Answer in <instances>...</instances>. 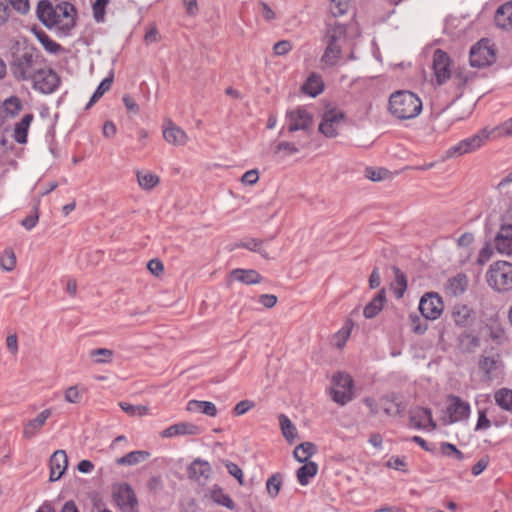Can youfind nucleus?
I'll return each instance as SVG.
<instances>
[{"instance_id": "obj_37", "label": "nucleus", "mask_w": 512, "mask_h": 512, "mask_svg": "<svg viewBox=\"0 0 512 512\" xmlns=\"http://www.w3.org/2000/svg\"><path fill=\"white\" fill-rule=\"evenodd\" d=\"M323 87L324 84L322 78L319 75L313 73L309 76L303 85V90L308 95L315 97L323 91Z\"/></svg>"}, {"instance_id": "obj_56", "label": "nucleus", "mask_w": 512, "mask_h": 512, "mask_svg": "<svg viewBox=\"0 0 512 512\" xmlns=\"http://www.w3.org/2000/svg\"><path fill=\"white\" fill-rule=\"evenodd\" d=\"M109 0H96L93 4V15L96 22L101 23L105 19V8Z\"/></svg>"}, {"instance_id": "obj_4", "label": "nucleus", "mask_w": 512, "mask_h": 512, "mask_svg": "<svg viewBox=\"0 0 512 512\" xmlns=\"http://www.w3.org/2000/svg\"><path fill=\"white\" fill-rule=\"evenodd\" d=\"M489 287L497 292L505 293L512 290V263L499 260L492 263L486 273Z\"/></svg>"}, {"instance_id": "obj_40", "label": "nucleus", "mask_w": 512, "mask_h": 512, "mask_svg": "<svg viewBox=\"0 0 512 512\" xmlns=\"http://www.w3.org/2000/svg\"><path fill=\"white\" fill-rule=\"evenodd\" d=\"M298 152L299 148L294 143L288 141L279 142L274 149V155L280 159H286Z\"/></svg>"}, {"instance_id": "obj_1", "label": "nucleus", "mask_w": 512, "mask_h": 512, "mask_svg": "<svg viewBox=\"0 0 512 512\" xmlns=\"http://www.w3.org/2000/svg\"><path fill=\"white\" fill-rule=\"evenodd\" d=\"M36 14L38 19L49 29H56L66 36L76 25V9L69 2L53 5L49 0L38 2Z\"/></svg>"}, {"instance_id": "obj_15", "label": "nucleus", "mask_w": 512, "mask_h": 512, "mask_svg": "<svg viewBox=\"0 0 512 512\" xmlns=\"http://www.w3.org/2000/svg\"><path fill=\"white\" fill-rule=\"evenodd\" d=\"M114 499L124 512H137L138 501L130 485H120L114 492Z\"/></svg>"}, {"instance_id": "obj_35", "label": "nucleus", "mask_w": 512, "mask_h": 512, "mask_svg": "<svg viewBox=\"0 0 512 512\" xmlns=\"http://www.w3.org/2000/svg\"><path fill=\"white\" fill-rule=\"evenodd\" d=\"M303 463L304 465L297 470V480L301 485L305 486L317 474L318 465L313 461Z\"/></svg>"}, {"instance_id": "obj_18", "label": "nucleus", "mask_w": 512, "mask_h": 512, "mask_svg": "<svg viewBox=\"0 0 512 512\" xmlns=\"http://www.w3.org/2000/svg\"><path fill=\"white\" fill-rule=\"evenodd\" d=\"M50 481L59 480L68 468V457L64 450L55 451L50 457Z\"/></svg>"}, {"instance_id": "obj_19", "label": "nucleus", "mask_w": 512, "mask_h": 512, "mask_svg": "<svg viewBox=\"0 0 512 512\" xmlns=\"http://www.w3.org/2000/svg\"><path fill=\"white\" fill-rule=\"evenodd\" d=\"M411 424L418 429H436V422L433 420L432 412L426 408H415L410 415Z\"/></svg>"}, {"instance_id": "obj_5", "label": "nucleus", "mask_w": 512, "mask_h": 512, "mask_svg": "<svg viewBox=\"0 0 512 512\" xmlns=\"http://www.w3.org/2000/svg\"><path fill=\"white\" fill-rule=\"evenodd\" d=\"M496 60L494 46L487 39H482L470 49L469 62L471 67L484 68L492 65Z\"/></svg>"}, {"instance_id": "obj_45", "label": "nucleus", "mask_w": 512, "mask_h": 512, "mask_svg": "<svg viewBox=\"0 0 512 512\" xmlns=\"http://www.w3.org/2000/svg\"><path fill=\"white\" fill-rule=\"evenodd\" d=\"M112 81H113V76L106 77L105 79L102 80V82L99 84L96 91L90 98V101L88 102V104L86 106V109H89L94 103H96L103 96V94L106 91H108L110 89Z\"/></svg>"}, {"instance_id": "obj_24", "label": "nucleus", "mask_w": 512, "mask_h": 512, "mask_svg": "<svg viewBox=\"0 0 512 512\" xmlns=\"http://www.w3.org/2000/svg\"><path fill=\"white\" fill-rule=\"evenodd\" d=\"M463 117L455 113L453 110L445 109L436 114L433 121V129L438 132L446 131L455 121L461 120Z\"/></svg>"}, {"instance_id": "obj_63", "label": "nucleus", "mask_w": 512, "mask_h": 512, "mask_svg": "<svg viewBox=\"0 0 512 512\" xmlns=\"http://www.w3.org/2000/svg\"><path fill=\"white\" fill-rule=\"evenodd\" d=\"M492 255H493V248L489 244H486L479 251L477 262L480 265H483V264H485L486 262H488L491 259Z\"/></svg>"}, {"instance_id": "obj_16", "label": "nucleus", "mask_w": 512, "mask_h": 512, "mask_svg": "<svg viewBox=\"0 0 512 512\" xmlns=\"http://www.w3.org/2000/svg\"><path fill=\"white\" fill-rule=\"evenodd\" d=\"M51 415V409H44L35 418L25 422L22 430L23 438L26 440L33 439L42 430Z\"/></svg>"}, {"instance_id": "obj_50", "label": "nucleus", "mask_w": 512, "mask_h": 512, "mask_svg": "<svg viewBox=\"0 0 512 512\" xmlns=\"http://www.w3.org/2000/svg\"><path fill=\"white\" fill-rule=\"evenodd\" d=\"M0 265L5 271H12L16 265V256L13 250L6 249L0 257Z\"/></svg>"}, {"instance_id": "obj_34", "label": "nucleus", "mask_w": 512, "mask_h": 512, "mask_svg": "<svg viewBox=\"0 0 512 512\" xmlns=\"http://www.w3.org/2000/svg\"><path fill=\"white\" fill-rule=\"evenodd\" d=\"M186 410L189 412H201L210 417L217 415L215 404L209 401L190 400L187 403Z\"/></svg>"}, {"instance_id": "obj_17", "label": "nucleus", "mask_w": 512, "mask_h": 512, "mask_svg": "<svg viewBox=\"0 0 512 512\" xmlns=\"http://www.w3.org/2000/svg\"><path fill=\"white\" fill-rule=\"evenodd\" d=\"M187 473L191 480L205 485L212 474V468L207 461L198 458L190 464Z\"/></svg>"}, {"instance_id": "obj_43", "label": "nucleus", "mask_w": 512, "mask_h": 512, "mask_svg": "<svg viewBox=\"0 0 512 512\" xmlns=\"http://www.w3.org/2000/svg\"><path fill=\"white\" fill-rule=\"evenodd\" d=\"M120 408L130 416H146L150 415V408L146 405H132L127 402H120Z\"/></svg>"}, {"instance_id": "obj_3", "label": "nucleus", "mask_w": 512, "mask_h": 512, "mask_svg": "<svg viewBox=\"0 0 512 512\" xmlns=\"http://www.w3.org/2000/svg\"><path fill=\"white\" fill-rule=\"evenodd\" d=\"M421 110L420 98L410 91H397L390 96L389 111L398 119H412Z\"/></svg>"}, {"instance_id": "obj_21", "label": "nucleus", "mask_w": 512, "mask_h": 512, "mask_svg": "<svg viewBox=\"0 0 512 512\" xmlns=\"http://www.w3.org/2000/svg\"><path fill=\"white\" fill-rule=\"evenodd\" d=\"M201 433V428L193 423L180 422L169 426L161 432L163 438H172L175 436L183 435H198Z\"/></svg>"}, {"instance_id": "obj_9", "label": "nucleus", "mask_w": 512, "mask_h": 512, "mask_svg": "<svg viewBox=\"0 0 512 512\" xmlns=\"http://www.w3.org/2000/svg\"><path fill=\"white\" fill-rule=\"evenodd\" d=\"M470 415V405L460 397L449 395L447 397L446 414L443 417L444 424H453L455 422L466 420Z\"/></svg>"}, {"instance_id": "obj_54", "label": "nucleus", "mask_w": 512, "mask_h": 512, "mask_svg": "<svg viewBox=\"0 0 512 512\" xmlns=\"http://www.w3.org/2000/svg\"><path fill=\"white\" fill-rule=\"evenodd\" d=\"M409 325L416 334H423L427 330V323L414 313L409 315Z\"/></svg>"}, {"instance_id": "obj_31", "label": "nucleus", "mask_w": 512, "mask_h": 512, "mask_svg": "<svg viewBox=\"0 0 512 512\" xmlns=\"http://www.w3.org/2000/svg\"><path fill=\"white\" fill-rule=\"evenodd\" d=\"M136 178L142 190L150 191L160 183V178L155 173L145 170H137Z\"/></svg>"}, {"instance_id": "obj_49", "label": "nucleus", "mask_w": 512, "mask_h": 512, "mask_svg": "<svg viewBox=\"0 0 512 512\" xmlns=\"http://www.w3.org/2000/svg\"><path fill=\"white\" fill-rule=\"evenodd\" d=\"M3 108L10 116H15L22 109L21 100L16 96H11L3 102Z\"/></svg>"}, {"instance_id": "obj_38", "label": "nucleus", "mask_w": 512, "mask_h": 512, "mask_svg": "<svg viewBox=\"0 0 512 512\" xmlns=\"http://www.w3.org/2000/svg\"><path fill=\"white\" fill-rule=\"evenodd\" d=\"M317 451L316 446L311 442L299 444L294 450V457L298 462H309V458Z\"/></svg>"}, {"instance_id": "obj_52", "label": "nucleus", "mask_w": 512, "mask_h": 512, "mask_svg": "<svg viewBox=\"0 0 512 512\" xmlns=\"http://www.w3.org/2000/svg\"><path fill=\"white\" fill-rule=\"evenodd\" d=\"M261 245H262V241L261 240L250 239L248 241H243V242L239 243L237 246L238 247H242V248H246V249H248L250 251H253V252H258L259 254H261V256H263L264 258L268 259L269 255L266 252V250L261 248Z\"/></svg>"}, {"instance_id": "obj_8", "label": "nucleus", "mask_w": 512, "mask_h": 512, "mask_svg": "<svg viewBox=\"0 0 512 512\" xmlns=\"http://www.w3.org/2000/svg\"><path fill=\"white\" fill-rule=\"evenodd\" d=\"M38 70V60L29 52L16 56L11 64L13 75L20 80L32 79Z\"/></svg>"}, {"instance_id": "obj_6", "label": "nucleus", "mask_w": 512, "mask_h": 512, "mask_svg": "<svg viewBox=\"0 0 512 512\" xmlns=\"http://www.w3.org/2000/svg\"><path fill=\"white\" fill-rule=\"evenodd\" d=\"M331 397L339 405H345L353 398V380L345 373L338 372L332 378Z\"/></svg>"}, {"instance_id": "obj_11", "label": "nucleus", "mask_w": 512, "mask_h": 512, "mask_svg": "<svg viewBox=\"0 0 512 512\" xmlns=\"http://www.w3.org/2000/svg\"><path fill=\"white\" fill-rule=\"evenodd\" d=\"M32 80L34 88L43 94L53 93L60 83L58 75L48 68H39Z\"/></svg>"}, {"instance_id": "obj_42", "label": "nucleus", "mask_w": 512, "mask_h": 512, "mask_svg": "<svg viewBox=\"0 0 512 512\" xmlns=\"http://www.w3.org/2000/svg\"><path fill=\"white\" fill-rule=\"evenodd\" d=\"M494 398L502 409L512 412V390L500 389L495 393Z\"/></svg>"}, {"instance_id": "obj_57", "label": "nucleus", "mask_w": 512, "mask_h": 512, "mask_svg": "<svg viewBox=\"0 0 512 512\" xmlns=\"http://www.w3.org/2000/svg\"><path fill=\"white\" fill-rule=\"evenodd\" d=\"M223 464L228 470V473L233 476L235 479H237L238 483L240 485L244 484V475L242 469L235 463L230 462L228 460H224Z\"/></svg>"}, {"instance_id": "obj_2", "label": "nucleus", "mask_w": 512, "mask_h": 512, "mask_svg": "<svg viewBox=\"0 0 512 512\" xmlns=\"http://www.w3.org/2000/svg\"><path fill=\"white\" fill-rule=\"evenodd\" d=\"M509 136H512V117L499 126L493 127L491 129L485 127L479 130L475 135L460 141L456 145L451 146L445 151L444 159L456 158L468 153L475 152L490 140Z\"/></svg>"}, {"instance_id": "obj_58", "label": "nucleus", "mask_w": 512, "mask_h": 512, "mask_svg": "<svg viewBox=\"0 0 512 512\" xmlns=\"http://www.w3.org/2000/svg\"><path fill=\"white\" fill-rule=\"evenodd\" d=\"M461 346L468 352H473L479 346V339L471 334H464L460 338Z\"/></svg>"}, {"instance_id": "obj_62", "label": "nucleus", "mask_w": 512, "mask_h": 512, "mask_svg": "<svg viewBox=\"0 0 512 512\" xmlns=\"http://www.w3.org/2000/svg\"><path fill=\"white\" fill-rule=\"evenodd\" d=\"M147 268L151 274L154 276H160L164 271V265L159 259H151L147 263Z\"/></svg>"}, {"instance_id": "obj_30", "label": "nucleus", "mask_w": 512, "mask_h": 512, "mask_svg": "<svg viewBox=\"0 0 512 512\" xmlns=\"http://www.w3.org/2000/svg\"><path fill=\"white\" fill-rule=\"evenodd\" d=\"M341 56V46L326 44V48L323 55L321 56L320 62L323 67H333L339 63Z\"/></svg>"}, {"instance_id": "obj_33", "label": "nucleus", "mask_w": 512, "mask_h": 512, "mask_svg": "<svg viewBox=\"0 0 512 512\" xmlns=\"http://www.w3.org/2000/svg\"><path fill=\"white\" fill-rule=\"evenodd\" d=\"M33 118V114H26L21 119V121L15 124L13 136L16 142L20 144H25L27 142L28 129L31 122L33 121Z\"/></svg>"}, {"instance_id": "obj_59", "label": "nucleus", "mask_w": 512, "mask_h": 512, "mask_svg": "<svg viewBox=\"0 0 512 512\" xmlns=\"http://www.w3.org/2000/svg\"><path fill=\"white\" fill-rule=\"evenodd\" d=\"M389 175L388 170L384 168H367L366 169V177L372 181H381L384 180Z\"/></svg>"}, {"instance_id": "obj_61", "label": "nucleus", "mask_w": 512, "mask_h": 512, "mask_svg": "<svg viewBox=\"0 0 512 512\" xmlns=\"http://www.w3.org/2000/svg\"><path fill=\"white\" fill-rule=\"evenodd\" d=\"M254 406V402L250 400H242L236 404V406L233 409V413L236 416H241L248 412L250 409H252Z\"/></svg>"}, {"instance_id": "obj_13", "label": "nucleus", "mask_w": 512, "mask_h": 512, "mask_svg": "<svg viewBox=\"0 0 512 512\" xmlns=\"http://www.w3.org/2000/svg\"><path fill=\"white\" fill-rule=\"evenodd\" d=\"M451 60L446 52L441 49L435 50L433 54V70L436 82L439 85L444 84L451 78Z\"/></svg>"}, {"instance_id": "obj_29", "label": "nucleus", "mask_w": 512, "mask_h": 512, "mask_svg": "<svg viewBox=\"0 0 512 512\" xmlns=\"http://www.w3.org/2000/svg\"><path fill=\"white\" fill-rule=\"evenodd\" d=\"M495 23L503 29L512 28V2H507L497 9Z\"/></svg>"}, {"instance_id": "obj_25", "label": "nucleus", "mask_w": 512, "mask_h": 512, "mask_svg": "<svg viewBox=\"0 0 512 512\" xmlns=\"http://www.w3.org/2000/svg\"><path fill=\"white\" fill-rule=\"evenodd\" d=\"M230 278L246 285L258 284L262 282V276L252 269H234L230 273Z\"/></svg>"}, {"instance_id": "obj_27", "label": "nucleus", "mask_w": 512, "mask_h": 512, "mask_svg": "<svg viewBox=\"0 0 512 512\" xmlns=\"http://www.w3.org/2000/svg\"><path fill=\"white\" fill-rule=\"evenodd\" d=\"M467 285L468 279L466 275L457 274L447 281L445 289L448 294L452 296H459L465 292Z\"/></svg>"}, {"instance_id": "obj_12", "label": "nucleus", "mask_w": 512, "mask_h": 512, "mask_svg": "<svg viewBox=\"0 0 512 512\" xmlns=\"http://www.w3.org/2000/svg\"><path fill=\"white\" fill-rule=\"evenodd\" d=\"M286 118L288 121V131L291 133L298 130L306 131L310 129L313 123V115L303 107L288 111Z\"/></svg>"}, {"instance_id": "obj_51", "label": "nucleus", "mask_w": 512, "mask_h": 512, "mask_svg": "<svg viewBox=\"0 0 512 512\" xmlns=\"http://www.w3.org/2000/svg\"><path fill=\"white\" fill-rule=\"evenodd\" d=\"M351 327L352 324L348 323L345 327H343L341 330H339L334 336H333V344L335 347L341 349L344 347L347 339L350 336L351 333Z\"/></svg>"}, {"instance_id": "obj_55", "label": "nucleus", "mask_w": 512, "mask_h": 512, "mask_svg": "<svg viewBox=\"0 0 512 512\" xmlns=\"http://www.w3.org/2000/svg\"><path fill=\"white\" fill-rule=\"evenodd\" d=\"M349 8V4L346 0H331L330 12L334 17L344 15Z\"/></svg>"}, {"instance_id": "obj_39", "label": "nucleus", "mask_w": 512, "mask_h": 512, "mask_svg": "<svg viewBox=\"0 0 512 512\" xmlns=\"http://www.w3.org/2000/svg\"><path fill=\"white\" fill-rule=\"evenodd\" d=\"M33 32L47 52L56 54L61 50V46L53 41L43 30L33 29Z\"/></svg>"}, {"instance_id": "obj_22", "label": "nucleus", "mask_w": 512, "mask_h": 512, "mask_svg": "<svg viewBox=\"0 0 512 512\" xmlns=\"http://www.w3.org/2000/svg\"><path fill=\"white\" fill-rule=\"evenodd\" d=\"M453 322L460 327H467L474 322V311L465 304H456L451 310Z\"/></svg>"}, {"instance_id": "obj_60", "label": "nucleus", "mask_w": 512, "mask_h": 512, "mask_svg": "<svg viewBox=\"0 0 512 512\" xmlns=\"http://www.w3.org/2000/svg\"><path fill=\"white\" fill-rule=\"evenodd\" d=\"M292 48L293 45L289 40H281L274 44L273 52L277 56H283L289 53Z\"/></svg>"}, {"instance_id": "obj_32", "label": "nucleus", "mask_w": 512, "mask_h": 512, "mask_svg": "<svg viewBox=\"0 0 512 512\" xmlns=\"http://www.w3.org/2000/svg\"><path fill=\"white\" fill-rule=\"evenodd\" d=\"M381 407L389 416L400 415L404 410V406L395 394L385 396L381 399Z\"/></svg>"}, {"instance_id": "obj_44", "label": "nucleus", "mask_w": 512, "mask_h": 512, "mask_svg": "<svg viewBox=\"0 0 512 512\" xmlns=\"http://www.w3.org/2000/svg\"><path fill=\"white\" fill-rule=\"evenodd\" d=\"M282 481L283 477L280 473H275L268 478L266 482V489L270 497H277L282 487Z\"/></svg>"}, {"instance_id": "obj_20", "label": "nucleus", "mask_w": 512, "mask_h": 512, "mask_svg": "<svg viewBox=\"0 0 512 512\" xmlns=\"http://www.w3.org/2000/svg\"><path fill=\"white\" fill-rule=\"evenodd\" d=\"M163 137L168 144L173 146H184L189 140L186 132L171 121L166 123L163 128Z\"/></svg>"}, {"instance_id": "obj_10", "label": "nucleus", "mask_w": 512, "mask_h": 512, "mask_svg": "<svg viewBox=\"0 0 512 512\" xmlns=\"http://www.w3.org/2000/svg\"><path fill=\"white\" fill-rule=\"evenodd\" d=\"M419 310L425 319L436 320L441 316L444 304L437 293L428 292L421 297Z\"/></svg>"}, {"instance_id": "obj_36", "label": "nucleus", "mask_w": 512, "mask_h": 512, "mask_svg": "<svg viewBox=\"0 0 512 512\" xmlns=\"http://www.w3.org/2000/svg\"><path fill=\"white\" fill-rule=\"evenodd\" d=\"M279 423L283 437L288 443H293L298 436L297 428L291 420L285 415H279Z\"/></svg>"}, {"instance_id": "obj_7", "label": "nucleus", "mask_w": 512, "mask_h": 512, "mask_svg": "<svg viewBox=\"0 0 512 512\" xmlns=\"http://www.w3.org/2000/svg\"><path fill=\"white\" fill-rule=\"evenodd\" d=\"M345 122V114L336 107H326L319 124V132L327 138L338 136L339 130Z\"/></svg>"}, {"instance_id": "obj_47", "label": "nucleus", "mask_w": 512, "mask_h": 512, "mask_svg": "<svg viewBox=\"0 0 512 512\" xmlns=\"http://www.w3.org/2000/svg\"><path fill=\"white\" fill-rule=\"evenodd\" d=\"M211 496H212L213 501L216 502L217 504L222 505L229 509L235 508L234 501L231 499V497L228 494L224 493L221 489L213 490Z\"/></svg>"}, {"instance_id": "obj_64", "label": "nucleus", "mask_w": 512, "mask_h": 512, "mask_svg": "<svg viewBox=\"0 0 512 512\" xmlns=\"http://www.w3.org/2000/svg\"><path fill=\"white\" fill-rule=\"evenodd\" d=\"M259 180V172L256 169L245 172L241 177V182L246 185H253Z\"/></svg>"}, {"instance_id": "obj_26", "label": "nucleus", "mask_w": 512, "mask_h": 512, "mask_svg": "<svg viewBox=\"0 0 512 512\" xmlns=\"http://www.w3.org/2000/svg\"><path fill=\"white\" fill-rule=\"evenodd\" d=\"M386 301V292L385 289H381L375 297L364 307L363 314L365 318L372 319L374 318L384 306V302Z\"/></svg>"}, {"instance_id": "obj_23", "label": "nucleus", "mask_w": 512, "mask_h": 512, "mask_svg": "<svg viewBox=\"0 0 512 512\" xmlns=\"http://www.w3.org/2000/svg\"><path fill=\"white\" fill-rule=\"evenodd\" d=\"M346 39V27L338 22L327 25L324 42L328 45L341 46Z\"/></svg>"}, {"instance_id": "obj_46", "label": "nucleus", "mask_w": 512, "mask_h": 512, "mask_svg": "<svg viewBox=\"0 0 512 512\" xmlns=\"http://www.w3.org/2000/svg\"><path fill=\"white\" fill-rule=\"evenodd\" d=\"M475 78V73L469 71L465 67H459L454 72V81L458 87H464Z\"/></svg>"}, {"instance_id": "obj_48", "label": "nucleus", "mask_w": 512, "mask_h": 512, "mask_svg": "<svg viewBox=\"0 0 512 512\" xmlns=\"http://www.w3.org/2000/svg\"><path fill=\"white\" fill-rule=\"evenodd\" d=\"M393 272L395 274V282L398 285V288L395 290V295L397 298H401L407 288V279L405 274L396 266H393Z\"/></svg>"}, {"instance_id": "obj_53", "label": "nucleus", "mask_w": 512, "mask_h": 512, "mask_svg": "<svg viewBox=\"0 0 512 512\" xmlns=\"http://www.w3.org/2000/svg\"><path fill=\"white\" fill-rule=\"evenodd\" d=\"M64 399L68 403L78 404L81 402L82 393L77 385L70 386L64 391Z\"/></svg>"}, {"instance_id": "obj_28", "label": "nucleus", "mask_w": 512, "mask_h": 512, "mask_svg": "<svg viewBox=\"0 0 512 512\" xmlns=\"http://www.w3.org/2000/svg\"><path fill=\"white\" fill-rule=\"evenodd\" d=\"M151 454L145 450H137L132 451L118 459H116V464L120 466H134L145 462L149 459Z\"/></svg>"}, {"instance_id": "obj_14", "label": "nucleus", "mask_w": 512, "mask_h": 512, "mask_svg": "<svg viewBox=\"0 0 512 512\" xmlns=\"http://www.w3.org/2000/svg\"><path fill=\"white\" fill-rule=\"evenodd\" d=\"M493 246L499 254L512 256V223L501 224L494 237Z\"/></svg>"}, {"instance_id": "obj_41", "label": "nucleus", "mask_w": 512, "mask_h": 512, "mask_svg": "<svg viewBox=\"0 0 512 512\" xmlns=\"http://www.w3.org/2000/svg\"><path fill=\"white\" fill-rule=\"evenodd\" d=\"M89 356L96 364H107L112 362L114 352L107 348H96L89 352Z\"/></svg>"}]
</instances>
